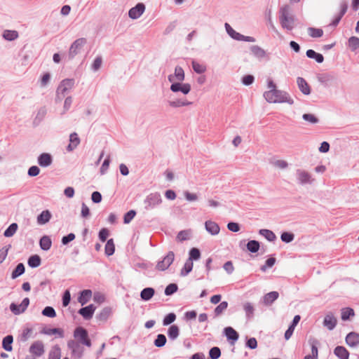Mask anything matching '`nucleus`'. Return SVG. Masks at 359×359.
<instances>
[{"label": "nucleus", "mask_w": 359, "mask_h": 359, "mask_svg": "<svg viewBox=\"0 0 359 359\" xmlns=\"http://www.w3.org/2000/svg\"><path fill=\"white\" fill-rule=\"evenodd\" d=\"M306 56L309 58L315 59L318 63H321L324 60V57L322 54L318 53L311 49L306 51Z\"/></svg>", "instance_id": "a878e982"}, {"label": "nucleus", "mask_w": 359, "mask_h": 359, "mask_svg": "<svg viewBox=\"0 0 359 359\" xmlns=\"http://www.w3.org/2000/svg\"><path fill=\"white\" fill-rule=\"evenodd\" d=\"M17 229H18V224L16 223H13L4 231V235L6 237H11L15 234Z\"/></svg>", "instance_id": "4c0bfd02"}, {"label": "nucleus", "mask_w": 359, "mask_h": 359, "mask_svg": "<svg viewBox=\"0 0 359 359\" xmlns=\"http://www.w3.org/2000/svg\"><path fill=\"white\" fill-rule=\"evenodd\" d=\"M264 96L269 103L287 102L290 104H293V100L286 93L281 90H267L264 93Z\"/></svg>", "instance_id": "f257e3e1"}, {"label": "nucleus", "mask_w": 359, "mask_h": 359, "mask_svg": "<svg viewBox=\"0 0 359 359\" xmlns=\"http://www.w3.org/2000/svg\"><path fill=\"white\" fill-rule=\"evenodd\" d=\"M188 237H189V233L185 231H182L177 234V240L178 241L181 242V241L187 240L188 238Z\"/></svg>", "instance_id": "774afa93"}, {"label": "nucleus", "mask_w": 359, "mask_h": 359, "mask_svg": "<svg viewBox=\"0 0 359 359\" xmlns=\"http://www.w3.org/2000/svg\"><path fill=\"white\" fill-rule=\"evenodd\" d=\"M205 229L211 234V235H217L219 233V225L211 220L206 221L205 223Z\"/></svg>", "instance_id": "ddd939ff"}, {"label": "nucleus", "mask_w": 359, "mask_h": 359, "mask_svg": "<svg viewBox=\"0 0 359 359\" xmlns=\"http://www.w3.org/2000/svg\"><path fill=\"white\" fill-rule=\"evenodd\" d=\"M200 257H201L200 250L197 248H194L189 252V260H190L191 262H192V260H197L200 258Z\"/></svg>", "instance_id": "3c124183"}, {"label": "nucleus", "mask_w": 359, "mask_h": 359, "mask_svg": "<svg viewBox=\"0 0 359 359\" xmlns=\"http://www.w3.org/2000/svg\"><path fill=\"white\" fill-rule=\"evenodd\" d=\"M68 348L72 350L73 355H77L79 357L81 355V350L79 343L74 340H70L67 343Z\"/></svg>", "instance_id": "4be33fe9"}, {"label": "nucleus", "mask_w": 359, "mask_h": 359, "mask_svg": "<svg viewBox=\"0 0 359 359\" xmlns=\"http://www.w3.org/2000/svg\"><path fill=\"white\" fill-rule=\"evenodd\" d=\"M154 294V290L151 287L144 288L140 294L141 298L143 300H149Z\"/></svg>", "instance_id": "c85d7f7f"}, {"label": "nucleus", "mask_w": 359, "mask_h": 359, "mask_svg": "<svg viewBox=\"0 0 359 359\" xmlns=\"http://www.w3.org/2000/svg\"><path fill=\"white\" fill-rule=\"evenodd\" d=\"M170 90L174 93L180 91L183 94L187 95L191 90V85L189 83H184L182 82L174 83L171 84Z\"/></svg>", "instance_id": "6e6552de"}, {"label": "nucleus", "mask_w": 359, "mask_h": 359, "mask_svg": "<svg viewBox=\"0 0 359 359\" xmlns=\"http://www.w3.org/2000/svg\"><path fill=\"white\" fill-rule=\"evenodd\" d=\"M184 72L180 67H176L175 73L168 76V81L172 83L182 82L184 80Z\"/></svg>", "instance_id": "0eeeda50"}, {"label": "nucleus", "mask_w": 359, "mask_h": 359, "mask_svg": "<svg viewBox=\"0 0 359 359\" xmlns=\"http://www.w3.org/2000/svg\"><path fill=\"white\" fill-rule=\"evenodd\" d=\"M86 43V40L84 38H81L77 40H76L71 46L69 50V55L72 58L76 55L79 53L82 49V48L84 46V45Z\"/></svg>", "instance_id": "20e7f679"}, {"label": "nucleus", "mask_w": 359, "mask_h": 359, "mask_svg": "<svg viewBox=\"0 0 359 359\" xmlns=\"http://www.w3.org/2000/svg\"><path fill=\"white\" fill-rule=\"evenodd\" d=\"M3 36L6 40L12 41L18 37V33L15 30H6L4 32Z\"/></svg>", "instance_id": "473e14b6"}, {"label": "nucleus", "mask_w": 359, "mask_h": 359, "mask_svg": "<svg viewBox=\"0 0 359 359\" xmlns=\"http://www.w3.org/2000/svg\"><path fill=\"white\" fill-rule=\"evenodd\" d=\"M39 168L36 165H33L28 170V175L31 177H35L39 174Z\"/></svg>", "instance_id": "69168bd1"}, {"label": "nucleus", "mask_w": 359, "mask_h": 359, "mask_svg": "<svg viewBox=\"0 0 359 359\" xmlns=\"http://www.w3.org/2000/svg\"><path fill=\"white\" fill-rule=\"evenodd\" d=\"M310 175L305 171H298V179L302 184L307 183L310 181Z\"/></svg>", "instance_id": "37998d69"}, {"label": "nucleus", "mask_w": 359, "mask_h": 359, "mask_svg": "<svg viewBox=\"0 0 359 359\" xmlns=\"http://www.w3.org/2000/svg\"><path fill=\"white\" fill-rule=\"evenodd\" d=\"M166 337L164 334H159L157 335L156 339L154 340V345L156 347H162L166 343Z\"/></svg>", "instance_id": "79ce46f5"}, {"label": "nucleus", "mask_w": 359, "mask_h": 359, "mask_svg": "<svg viewBox=\"0 0 359 359\" xmlns=\"http://www.w3.org/2000/svg\"><path fill=\"white\" fill-rule=\"evenodd\" d=\"M95 310V306L93 304H90L88 306L81 309L79 311V313L81 314L85 319H90L92 318Z\"/></svg>", "instance_id": "4468645a"}, {"label": "nucleus", "mask_w": 359, "mask_h": 359, "mask_svg": "<svg viewBox=\"0 0 359 359\" xmlns=\"http://www.w3.org/2000/svg\"><path fill=\"white\" fill-rule=\"evenodd\" d=\"M348 46L352 50H355L359 48V38L351 36L348 39Z\"/></svg>", "instance_id": "c03bdc74"}, {"label": "nucleus", "mask_w": 359, "mask_h": 359, "mask_svg": "<svg viewBox=\"0 0 359 359\" xmlns=\"http://www.w3.org/2000/svg\"><path fill=\"white\" fill-rule=\"evenodd\" d=\"M294 236L292 233L288 232H283L280 238L282 241L285 243H290L294 240Z\"/></svg>", "instance_id": "864d4df0"}, {"label": "nucleus", "mask_w": 359, "mask_h": 359, "mask_svg": "<svg viewBox=\"0 0 359 359\" xmlns=\"http://www.w3.org/2000/svg\"><path fill=\"white\" fill-rule=\"evenodd\" d=\"M279 20L283 28L292 30L294 27V18L291 15V9L288 5H285L280 8Z\"/></svg>", "instance_id": "f03ea898"}, {"label": "nucleus", "mask_w": 359, "mask_h": 359, "mask_svg": "<svg viewBox=\"0 0 359 359\" xmlns=\"http://www.w3.org/2000/svg\"><path fill=\"white\" fill-rule=\"evenodd\" d=\"M179 327L175 325H172L168 329V335L170 339H175L179 335Z\"/></svg>", "instance_id": "f704fd0d"}, {"label": "nucleus", "mask_w": 359, "mask_h": 359, "mask_svg": "<svg viewBox=\"0 0 359 359\" xmlns=\"http://www.w3.org/2000/svg\"><path fill=\"white\" fill-rule=\"evenodd\" d=\"M252 53L258 58H264L266 57V51L258 46H252L250 48Z\"/></svg>", "instance_id": "393cba45"}, {"label": "nucleus", "mask_w": 359, "mask_h": 359, "mask_svg": "<svg viewBox=\"0 0 359 359\" xmlns=\"http://www.w3.org/2000/svg\"><path fill=\"white\" fill-rule=\"evenodd\" d=\"M243 309L245 312L246 316L250 318H252L254 313V306L250 302H246L243 304Z\"/></svg>", "instance_id": "58836bf2"}, {"label": "nucleus", "mask_w": 359, "mask_h": 359, "mask_svg": "<svg viewBox=\"0 0 359 359\" xmlns=\"http://www.w3.org/2000/svg\"><path fill=\"white\" fill-rule=\"evenodd\" d=\"M40 247L43 250H48L52 245L50 238L47 236H43L39 241Z\"/></svg>", "instance_id": "bb28decb"}, {"label": "nucleus", "mask_w": 359, "mask_h": 359, "mask_svg": "<svg viewBox=\"0 0 359 359\" xmlns=\"http://www.w3.org/2000/svg\"><path fill=\"white\" fill-rule=\"evenodd\" d=\"M74 80L72 79H65L63 80L57 88V93L65 95V93L71 89L74 86Z\"/></svg>", "instance_id": "9b49d317"}, {"label": "nucleus", "mask_w": 359, "mask_h": 359, "mask_svg": "<svg viewBox=\"0 0 359 359\" xmlns=\"http://www.w3.org/2000/svg\"><path fill=\"white\" fill-rule=\"evenodd\" d=\"M318 351L316 345L311 346V352L310 354L305 356L304 359H318Z\"/></svg>", "instance_id": "603ef678"}, {"label": "nucleus", "mask_w": 359, "mask_h": 359, "mask_svg": "<svg viewBox=\"0 0 359 359\" xmlns=\"http://www.w3.org/2000/svg\"><path fill=\"white\" fill-rule=\"evenodd\" d=\"M71 299V294L69 290H66L64 293L63 297H62V305L63 306H67L70 302Z\"/></svg>", "instance_id": "680f3d73"}, {"label": "nucleus", "mask_w": 359, "mask_h": 359, "mask_svg": "<svg viewBox=\"0 0 359 359\" xmlns=\"http://www.w3.org/2000/svg\"><path fill=\"white\" fill-rule=\"evenodd\" d=\"M192 67L194 70L198 74H202L205 72L206 67L205 65L200 64L196 61L192 62Z\"/></svg>", "instance_id": "de8ad7c7"}, {"label": "nucleus", "mask_w": 359, "mask_h": 359, "mask_svg": "<svg viewBox=\"0 0 359 359\" xmlns=\"http://www.w3.org/2000/svg\"><path fill=\"white\" fill-rule=\"evenodd\" d=\"M28 264L31 267H37L41 264V258L39 255L31 256L28 259Z\"/></svg>", "instance_id": "72a5a7b5"}, {"label": "nucleus", "mask_w": 359, "mask_h": 359, "mask_svg": "<svg viewBox=\"0 0 359 359\" xmlns=\"http://www.w3.org/2000/svg\"><path fill=\"white\" fill-rule=\"evenodd\" d=\"M224 269L228 273H233V270H234V266L233 265V263L231 261H228L226 262L224 264Z\"/></svg>", "instance_id": "338daca9"}, {"label": "nucleus", "mask_w": 359, "mask_h": 359, "mask_svg": "<svg viewBox=\"0 0 359 359\" xmlns=\"http://www.w3.org/2000/svg\"><path fill=\"white\" fill-rule=\"evenodd\" d=\"M42 314L49 318H54L56 316V313L54 309L51 306H46L42 311Z\"/></svg>", "instance_id": "8fccbe9b"}, {"label": "nucleus", "mask_w": 359, "mask_h": 359, "mask_svg": "<svg viewBox=\"0 0 359 359\" xmlns=\"http://www.w3.org/2000/svg\"><path fill=\"white\" fill-rule=\"evenodd\" d=\"M225 27L227 33L234 39L236 40H243L244 39V36L236 32L228 23L225 24Z\"/></svg>", "instance_id": "b1692460"}, {"label": "nucleus", "mask_w": 359, "mask_h": 359, "mask_svg": "<svg viewBox=\"0 0 359 359\" xmlns=\"http://www.w3.org/2000/svg\"><path fill=\"white\" fill-rule=\"evenodd\" d=\"M346 10H347V6L346 5H344L342 7L341 11L339 15H338V17L332 22V25L336 26L339 23V22L340 21L342 16L345 14Z\"/></svg>", "instance_id": "0e129e2a"}, {"label": "nucleus", "mask_w": 359, "mask_h": 359, "mask_svg": "<svg viewBox=\"0 0 359 359\" xmlns=\"http://www.w3.org/2000/svg\"><path fill=\"white\" fill-rule=\"evenodd\" d=\"M309 34L313 38L321 37L323 34V30L322 29L309 27L308 29Z\"/></svg>", "instance_id": "e433bc0d"}, {"label": "nucleus", "mask_w": 359, "mask_h": 359, "mask_svg": "<svg viewBox=\"0 0 359 359\" xmlns=\"http://www.w3.org/2000/svg\"><path fill=\"white\" fill-rule=\"evenodd\" d=\"M136 212L135 210L128 211L124 216V223L128 224L135 216Z\"/></svg>", "instance_id": "bf43d9fd"}, {"label": "nucleus", "mask_w": 359, "mask_h": 359, "mask_svg": "<svg viewBox=\"0 0 359 359\" xmlns=\"http://www.w3.org/2000/svg\"><path fill=\"white\" fill-rule=\"evenodd\" d=\"M175 259V254L173 252H169L163 259L158 262L156 268L158 271H165L172 264Z\"/></svg>", "instance_id": "7ed1b4c3"}, {"label": "nucleus", "mask_w": 359, "mask_h": 359, "mask_svg": "<svg viewBox=\"0 0 359 359\" xmlns=\"http://www.w3.org/2000/svg\"><path fill=\"white\" fill-rule=\"evenodd\" d=\"M29 352L35 357L41 356L44 352V344L41 341H34L29 347Z\"/></svg>", "instance_id": "423d86ee"}, {"label": "nucleus", "mask_w": 359, "mask_h": 359, "mask_svg": "<svg viewBox=\"0 0 359 359\" xmlns=\"http://www.w3.org/2000/svg\"><path fill=\"white\" fill-rule=\"evenodd\" d=\"M225 334L228 339L236 341L238 338V334L237 332L231 327H226Z\"/></svg>", "instance_id": "c756f323"}, {"label": "nucleus", "mask_w": 359, "mask_h": 359, "mask_svg": "<svg viewBox=\"0 0 359 359\" xmlns=\"http://www.w3.org/2000/svg\"><path fill=\"white\" fill-rule=\"evenodd\" d=\"M297 81L300 90L304 95H309L311 93V89L308 83L303 78L301 77H299Z\"/></svg>", "instance_id": "6ab92c4d"}, {"label": "nucleus", "mask_w": 359, "mask_h": 359, "mask_svg": "<svg viewBox=\"0 0 359 359\" xmlns=\"http://www.w3.org/2000/svg\"><path fill=\"white\" fill-rule=\"evenodd\" d=\"M80 144V139L76 133H73L69 135V144L67 146L69 151H73Z\"/></svg>", "instance_id": "2eb2a0df"}, {"label": "nucleus", "mask_w": 359, "mask_h": 359, "mask_svg": "<svg viewBox=\"0 0 359 359\" xmlns=\"http://www.w3.org/2000/svg\"><path fill=\"white\" fill-rule=\"evenodd\" d=\"M38 163L42 167L50 165L52 163L51 156L46 153L41 154L38 158Z\"/></svg>", "instance_id": "aec40b11"}, {"label": "nucleus", "mask_w": 359, "mask_h": 359, "mask_svg": "<svg viewBox=\"0 0 359 359\" xmlns=\"http://www.w3.org/2000/svg\"><path fill=\"white\" fill-rule=\"evenodd\" d=\"M209 354L212 359H217L221 355V351L218 347H213L210 350Z\"/></svg>", "instance_id": "6e6d98bb"}, {"label": "nucleus", "mask_w": 359, "mask_h": 359, "mask_svg": "<svg viewBox=\"0 0 359 359\" xmlns=\"http://www.w3.org/2000/svg\"><path fill=\"white\" fill-rule=\"evenodd\" d=\"M145 10V6L143 4L139 3L135 7L132 8L129 12L128 15L132 19H137L140 18Z\"/></svg>", "instance_id": "1a4fd4ad"}, {"label": "nucleus", "mask_w": 359, "mask_h": 359, "mask_svg": "<svg viewBox=\"0 0 359 359\" xmlns=\"http://www.w3.org/2000/svg\"><path fill=\"white\" fill-rule=\"evenodd\" d=\"M334 355L340 359H348L349 352L348 350L341 346H337L334 350Z\"/></svg>", "instance_id": "f3484780"}, {"label": "nucleus", "mask_w": 359, "mask_h": 359, "mask_svg": "<svg viewBox=\"0 0 359 359\" xmlns=\"http://www.w3.org/2000/svg\"><path fill=\"white\" fill-rule=\"evenodd\" d=\"M228 306L227 302H221L215 309V316H219L221 315L226 309Z\"/></svg>", "instance_id": "49530a36"}, {"label": "nucleus", "mask_w": 359, "mask_h": 359, "mask_svg": "<svg viewBox=\"0 0 359 359\" xmlns=\"http://www.w3.org/2000/svg\"><path fill=\"white\" fill-rule=\"evenodd\" d=\"M259 234L265 237L269 241H273L276 238L275 233L269 229L259 230Z\"/></svg>", "instance_id": "2f4dec72"}, {"label": "nucleus", "mask_w": 359, "mask_h": 359, "mask_svg": "<svg viewBox=\"0 0 359 359\" xmlns=\"http://www.w3.org/2000/svg\"><path fill=\"white\" fill-rule=\"evenodd\" d=\"M279 297L278 292L273 291L266 294L263 297V304L269 306L276 301Z\"/></svg>", "instance_id": "dca6fc26"}, {"label": "nucleus", "mask_w": 359, "mask_h": 359, "mask_svg": "<svg viewBox=\"0 0 359 359\" xmlns=\"http://www.w3.org/2000/svg\"><path fill=\"white\" fill-rule=\"evenodd\" d=\"M193 265H194L193 262L188 259L185 262L184 266L181 271V274L182 276H187L192 270Z\"/></svg>", "instance_id": "a18cd8bd"}, {"label": "nucleus", "mask_w": 359, "mask_h": 359, "mask_svg": "<svg viewBox=\"0 0 359 359\" xmlns=\"http://www.w3.org/2000/svg\"><path fill=\"white\" fill-rule=\"evenodd\" d=\"M337 323L336 317L332 313H327L323 320V325L326 327L329 330H333Z\"/></svg>", "instance_id": "9d476101"}, {"label": "nucleus", "mask_w": 359, "mask_h": 359, "mask_svg": "<svg viewBox=\"0 0 359 359\" xmlns=\"http://www.w3.org/2000/svg\"><path fill=\"white\" fill-rule=\"evenodd\" d=\"M92 292L90 290H85L81 292V294L79 297V302L81 305L86 304L91 298Z\"/></svg>", "instance_id": "5701e85b"}, {"label": "nucleus", "mask_w": 359, "mask_h": 359, "mask_svg": "<svg viewBox=\"0 0 359 359\" xmlns=\"http://www.w3.org/2000/svg\"><path fill=\"white\" fill-rule=\"evenodd\" d=\"M13 341V338L11 335H8L6 337L4 338L2 346L3 348L7 351H12V343Z\"/></svg>", "instance_id": "7c9ffc66"}, {"label": "nucleus", "mask_w": 359, "mask_h": 359, "mask_svg": "<svg viewBox=\"0 0 359 359\" xmlns=\"http://www.w3.org/2000/svg\"><path fill=\"white\" fill-rule=\"evenodd\" d=\"M247 248L252 252H257L259 249V243L257 241H250L247 244Z\"/></svg>", "instance_id": "a19ab883"}, {"label": "nucleus", "mask_w": 359, "mask_h": 359, "mask_svg": "<svg viewBox=\"0 0 359 359\" xmlns=\"http://www.w3.org/2000/svg\"><path fill=\"white\" fill-rule=\"evenodd\" d=\"M303 118L308 121V122H310L311 123H316L318 122V118L313 115V114H305L303 115Z\"/></svg>", "instance_id": "052dcab7"}, {"label": "nucleus", "mask_w": 359, "mask_h": 359, "mask_svg": "<svg viewBox=\"0 0 359 359\" xmlns=\"http://www.w3.org/2000/svg\"><path fill=\"white\" fill-rule=\"evenodd\" d=\"M176 319V316L173 313L168 314L163 319V325H168L173 323Z\"/></svg>", "instance_id": "5fc2aeb1"}, {"label": "nucleus", "mask_w": 359, "mask_h": 359, "mask_svg": "<svg viewBox=\"0 0 359 359\" xmlns=\"http://www.w3.org/2000/svg\"><path fill=\"white\" fill-rule=\"evenodd\" d=\"M24 272H25L24 264L22 263L18 264L17 265L16 268L15 269V270L12 273V275H11L12 278L13 279L16 278L17 277H18L20 275H22V273H24Z\"/></svg>", "instance_id": "c9c22d12"}, {"label": "nucleus", "mask_w": 359, "mask_h": 359, "mask_svg": "<svg viewBox=\"0 0 359 359\" xmlns=\"http://www.w3.org/2000/svg\"><path fill=\"white\" fill-rule=\"evenodd\" d=\"M275 262H276L275 258H273V257L269 258L266 261V264L261 267V270L262 271H265L266 269V267H272L274 265Z\"/></svg>", "instance_id": "e2e57ef3"}, {"label": "nucleus", "mask_w": 359, "mask_h": 359, "mask_svg": "<svg viewBox=\"0 0 359 359\" xmlns=\"http://www.w3.org/2000/svg\"><path fill=\"white\" fill-rule=\"evenodd\" d=\"M10 309L15 315H18V314L24 312L23 309H22V307L20 306V304L17 305L14 303H12L11 304Z\"/></svg>", "instance_id": "4d7b16f0"}, {"label": "nucleus", "mask_w": 359, "mask_h": 359, "mask_svg": "<svg viewBox=\"0 0 359 359\" xmlns=\"http://www.w3.org/2000/svg\"><path fill=\"white\" fill-rule=\"evenodd\" d=\"M355 313L353 309L346 307L341 310V318L343 320H347L351 316H354Z\"/></svg>", "instance_id": "cd10ccee"}, {"label": "nucleus", "mask_w": 359, "mask_h": 359, "mask_svg": "<svg viewBox=\"0 0 359 359\" xmlns=\"http://www.w3.org/2000/svg\"><path fill=\"white\" fill-rule=\"evenodd\" d=\"M61 356V348L58 345H55L50 348L48 352V359H60Z\"/></svg>", "instance_id": "a211bd4d"}, {"label": "nucleus", "mask_w": 359, "mask_h": 359, "mask_svg": "<svg viewBox=\"0 0 359 359\" xmlns=\"http://www.w3.org/2000/svg\"><path fill=\"white\" fill-rule=\"evenodd\" d=\"M191 104V102L184 100H177L176 101H171L169 102L170 106L172 107H180L184 106H188Z\"/></svg>", "instance_id": "09e8293b"}, {"label": "nucleus", "mask_w": 359, "mask_h": 359, "mask_svg": "<svg viewBox=\"0 0 359 359\" xmlns=\"http://www.w3.org/2000/svg\"><path fill=\"white\" fill-rule=\"evenodd\" d=\"M346 344L351 347H355L359 344V334L350 332L346 337Z\"/></svg>", "instance_id": "f8f14e48"}, {"label": "nucleus", "mask_w": 359, "mask_h": 359, "mask_svg": "<svg viewBox=\"0 0 359 359\" xmlns=\"http://www.w3.org/2000/svg\"><path fill=\"white\" fill-rule=\"evenodd\" d=\"M51 218V213L49 210H43L42 212L37 217V222L40 225H43L49 222Z\"/></svg>", "instance_id": "412c9836"}, {"label": "nucleus", "mask_w": 359, "mask_h": 359, "mask_svg": "<svg viewBox=\"0 0 359 359\" xmlns=\"http://www.w3.org/2000/svg\"><path fill=\"white\" fill-rule=\"evenodd\" d=\"M74 337L79 339L83 344L90 347L91 346L90 340L88 339L87 331L83 327H77L74 330Z\"/></svg>", "instance_id": "39448f33"}, {"label": "nucleus", "mask_w": 359, "mask_h": 359, "mask_svg": "<svg viewBox=\"0 0 359 359\" xmlns=\"http://www.w3.org/2000/svg\"><path fill=\"white\" fill-rule=\"evenodd\" d=\"M104 250L106 255L108 256H110L114 254L115 250V246L112 239H109L107 242Z\"/></svg>", "instance_id": "ea45409f"}, {"label": "nucleus", "mask_w": 359, "mask_h": 359, "mask_svg": "<svg viewBox=\"0 0 359 359\" xmlns=\"http://www.w3.org/2000/svg\"><path fill=\"white\" fill-rule=\"evenodd\" d=\"M177 285L173 284V283L170 284L166 287V288L165 290V294L166 295H170V294H173L174 292H175L177 291Z\"/></svg>", "instance_id": "13d9d810"}]
</instances>
